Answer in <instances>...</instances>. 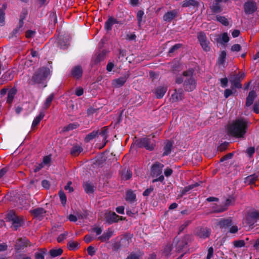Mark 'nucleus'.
<instances>
[{
	"label": "nucleus",
	"mask_w": 259,
	"mask_h": 259,
	"mask_svg": "<svg viewBox=\"0 0 259 259\" xmlns=\"http://www.w3.org/2000/svg\"><path fill=\"white\" fill-rule=\"evenodd\" d=\"M62 252L63 250L61 248L53 249L50 251V255L53 257L60 255Z\"/></svg>",
	"instance_id": "nucleus-34"
},
{
	"label": "nucleus",
	"mask_w": 259,
	"mask_h": 259,
	"mask_svg": "<svg viewBox=\"0 0 259 259\" xmlns=\"http://www.w3.org/2000/svg\"><path fill=\"white\" fill-rule=\"evenodd\" d=\"M54 97V95L53 94H51L46 99L45 104H44V108L47 109L51 105V103Z\"/></svg>",
	"instance_id": "nucleus-40"
},
{
	"label": "nucleus",
	"mask_w": 259,
	"mask_h": 259,
	"mask_svg": "<svg viewBox=\"0 0 259 259\" xmlns=\"http://www.w3.org/2000/svg\"><path fill=\"white\" fill-rule=\"evenodd\" d=\"M259 219V212L252 210L249 212L243 220V224L245 227L248 229L251 228L254 224Z\"/></svg>",
	"instance_id": "nucleus-4"
},
{
	"label": "nucleus",
	"mask_w": 259,
	"mask_h": 259,
	"mask_svg": "<svg viewBox=\"0 0 259 259\" xmlns=\"http://www.w3.org/2000/svg\"><path fill=\"white\" fill-rule=\"evenodd\" d=\"M25 242L23 241L22 239H19L17 242L16 245V248L17 249H19L21 246H25Z\"/></svg>",
	"instance_id": "nucleus-53"
},
{
	"label": "nucleus",
	"mask_w": 259,
	"mask_h": 259,
	"mask_svg": "<svg viewBox=\"0 0 259 259\" xmlns=\"http://www.w3.org/2000/svg\"><path fill=\"white\" fill-rule=\"evenodd\" d=\"M84 189L88 193H92L94 190V186L90 182H86L83 185Z\"/></svg>",
	"instance_id": "nucleus-31"
},
{
	"label": "nucleus",
	"mask_w": 259,
	"mask_h": 259,
	"mask_svg": "<svg viewBox=\"0 0 259 259\" xmlns=\"http://www.w3.org/2000/svg\"><path fill=\"white\" fill-rule=\"evenodd\" d=\"M232 225V221L231 219H223L219 221L218 225L221 228H226L227 227L230 226Z\"/></svg>",
	"instance_id": "nucleus-24"
},
{
	"label": "nucleus",
	"mask_w": 259,
	"mask_h": 259,
	"mask_svg": "<svg viewBox=\"0 0 259 259\" xmlns=\"http://www.w3.org/2000/svg\"><path fill=\"white\" fill-rule=\"evenodd\" d=\"M222 2V0H214L212 5L210 6V8L212 12L219 13L223 11L222 6L221 5Z\"/></svg>",
	"instance_id": "nucleus-10"
},
{
	"label": "nucleus",
	"mask_w": 259,
	"mask_h": 259,
	"mask_svg": "<svg viewBox=\"0 0 259 259\" xmlns=\"http://www.w3.org/2000/svg\"><path fill=\"white\" fill-rule=\"evenodd\" d=\"M141 254L140 252H132L126 257V259H140Z\"/></svg>",
	"instance_id": "nucleus-42"
},
{
	"label": "nucleus",
	"mask_w": 259,
	"mask_h": 259,
	"mask_svg": "<svg viewBox=\"0 0 259 259\" xmlns=\"http://www.w3.org/2000/svg\"><path fill=\"white\" fill-rule=\"evenodd\" d=\"M193 70L191 69L183 72V75L181 77H177L176 82L180 84L183 82L184 87L186 91L191 92L194 90L196 86V82L193 77Z\"/></svg>",
	"instance_id": "nucleus-2"
},
{
	"label": "nucleus",
	"mask_w": 259,
	"mask_h": 259,
	"mask_svg": "<svg viewBox=\"0 0 259 259\" xmlns=\"http://www.w3.org/2000/svg\"><path fill=\"white\" fill-rule=\"evenodd\" d=\"M50 74V70L47 68L39 69L33 76L32 79L35 82L41 83L47 78Z\"/></svg>",
	"instance_id": "nucleus-7"
},
{
	"label": "nucleus",
	"mask_w": 259,
	"mask_h": 259,
	"mask_svg": "<svg viewBox=\"0 0 259 259\" xmlns=\"http://www.w3.org/2000/svg\"><path fill=\"white\" fill-rule=\"evenodd\" d=\"M167 91V88L164 86L157 87L155 91V96L157 98H161L163 97Z\"/></svg>",
	"instance_id": "nucleus-15"
},
{
	"label": "nucleus",
	"mask_w": 259,
	"mask_h": 259,
	"mask_svg": "<svg viewBox=\"0 0 259 259\" xmlns=\"http://www.w3.org/2000/svg\"><path fill=\"white\" fill-rule=\"evenodd\" d=\"M213 253V249L212 247H210L208 249V253L207 255V259H210Z\"/></svg>",
	"instance_id": "nucleus-59"
},
{
	"label": "nucleus",
	"mask_w": 259,
	"mask_h": 259,
	"mask_svg": "<svg viewBox=\"0 0 259 259\" xmlns=\"http://www.w3.org/2000/svg\"><path fill=\"white\" fill-rule=\"evenodd\" d=\"M47 252V250L45 249L42 250L37 252L35 253V258L36 259H44V254Z\"/></svg>",
	"instance_id": "nucleus-43"
},
{
	"label": "nucleus",
	"mask_w": 259,
	"mask_h": 259,
	"mask_svg": "<svg viewBox=\"0 0 259 259\" xmlns=\"http://www.w3.org/2000/svg\"><path fill=\"white\" fill-rule=\"evenodd\" d=\"M31 213L36 218H41L46 213V211L42 208H37L31 210Z\"/></svg>",
	"instance_id": "nucleus-21"
},
{
	"label": "nucleus",
	"mask_w": 259,
	"mask_h": 259,
	"mask_svg": "<svg viewBox=\"0 0 259 259\" xmlns=\"http://www.w3.org/2000/svg\"><path fill=\"white\" fill-rule=\"evenodd\" d=\"M51 160V157L50 156H46L44 157L42 164L43 165L48 164L50 162Z\"/></svg>",
	"instance_id": "nucleus-56"
},
{
	"label": "nucleus",
	"mask_w": 259,
	"mask_h": 259,
	"mask_svg": "<svg viewBox=\"0 0 259 259\" xmlns=\"http://www.w3.org/2000/svg\"><path fill=\"white\" fill-rule=\"evenodd\" d=\"M117 23V20L113 18H110L105 23V28L107 30H110L112 26Z\"/></svg>",
	"instance_id": "nucleus-29"
},
{
	"label": "nucleus",
	"mask_w": 259,
	"mask_h": 259,
	"mask_svg": "<svg viewBox=\"0 0 259 259\" xmlns=\"http://www.w3.org/2000/svg\"><path fill=\"white\" fill-rule=\"evenodd\" d=\"M234 202V200L233 198H231L227 199L226 200L224 206H221L217 209H214V211L215 212H223V211H225V210H226L227 207L228 206L231 205Z\"/></svg>",
	"instance_id": "nucleus-16"
},
{
	"label": "nucleus",
	"mask_w": 259,
	"mask_h": 259,
	"mask_svg": "<svg viewBox=\"0 0 259 259\" xmlns=\"http://www.w3.org/2000/svg\"><path fill=\"white\" fill-rule=\"evenodd\" d=\"M94 239V237L91 235H87L84 237V240L86 243H89Z\"/></svg>",
	"instance_id": "nucleus-54"
},
{
	"label": "nucleus",
	"mask_w": 259,
	"mask_h": 259,
	"mask_svg": "<svg viewBox=\"0 0 259 259\" xmlns=\"http://www.w3.org/2000/svg\"><path fill=\"white\" fill-rule=\"evenodd\" d=\"M172 147V144L170 141H168L166 144L165 145L163 148V155H167L169 154L171 151V149Z\"/></svg>",
	"instance_id": "nucleus-32"
},
{
	"label": "nucleus",
	"mask_w": 259,
	"mask_h": 259,
	"mask_svg": "<svg viewBox=\"0 0 259 259\" xmlns=\"http://www.w3.org/2000/svg\"><path fill=\"white\" fill-rule=\"evenodd\" d=\"M233 244L235 247H242L245 245V242L243 240H236L234 241Z\"/></svg>",
	"instance_id": "nucleus-47"
},
{
	"label": "nucleus",
	"mask_w": 259,
	"mask_h": 259,
	"mask_svg": "<svg viewBox=\"0 0 259 259\" xmlns=\"http://www.w3.org/2000/svg\"><path fill=\"white\" fill-rule=\"evenodd\" d=\"M126 200L131 203L135 202L136 200L135 194L131 190L127 191L126 195Z\"/></svg>",
	"instance_id": "nucleus-26"
},
{
	"label": "nucleus",
	"mask_w": 259,
	"mask_h": 259,
	"mask_svg": "<svg viewBox=\"0 0 259 259\" xmlns=\"http://www.w3.org/2000/svg\"><path fill=\"white\" fill-rule=\"evenodd\" d=\"M226 56L227 54L225 51H222L221 52L218 59V63L219 65L224 66Z\"/></svg>",
	"instance_id": "nucleus-25"
},
{
	"label": "nucleus",
	"mask_w": 259,
	"mask_h": 259,
	"mask_svg": "<svg viewBox=\"0 0 259 259\" xmlns=\"http://www.w3.org/2000/svg\"><path fill=\"white\" fill-rule=\"evenodd\" d=\"M155 141L152 138H143L138 140L136 144L139 147H144L147 150L151 151L154 149L155 146Z\"/></svg>",
	"instance_id": "nucleus-6"
},
{
	"label": "nucleus",
	"mask_w": 259,
	"mask_h": 259,
	"mask_svg": "<svg viewBox=\"0 0 259 259\" xmlns=\"http://www.w3.org/2000/svg\"><path fill=\"white\" fill-rule=\"evenodd\" d=\"M59 196L61 200V203L64 205L66 203V196L64 193L62 191L59 192Z\"/></svg>",
	"instance_id": "nucleus-45"
},
{
	"label": "nucleus",
	"mask_w": 259,
	"mask_h": 259,
	"mask_svg": "<svg viewBox=\"0 0 259 259\" xmlns=\"http://www.w3.org/2000/svg\"><path fill=\"white\" fill-rule=\"evenodd\" d=\"M21 219L18 217L12 222V227L15 230H17V228L21 226Z\"/></svg>",
	"instance_id": "nucleus-36"
},
{
	"label": "nucleus",
	"mask_w": 259,
	"mask_h": 259,
	"mask_svg": "<svg viewBox=\"0 0 259 259\" xmlns=\"http://www.w3.org/2000/svg\"><path fill=\"white\" fill-rule=\"evenodd\" d=\"M238 230V228L237 226H233L230 228L229 232L231 233H235L237 232Z\"/></svg>",
	"instance_id": "nucleus-64"
},
{
	"label": "nucleus",
	"mask_w": 259,
	"mask_h": 259,
	"mask_svg": "<svg viewBox=\"0 0 259 259\" xmlns=\"http://www.w3.org/2000/svg\"><path fill=\"white\" fill-rule=\"evenodd\" d=\"M182 7H196L199 6V2L195 0H185L182 3Z\"/></svg>",
	"instance_id": "nucleus-18"
},
{
	"label": "nucleus",
	"mask_w": 259,
	"mask_h": 259,
	"mask_svg": "<svg viewBox=\"0 0 259 259\" xmlns=\"http://www.w3.org/2000/svg\"><path fill=\"white\" fill-rule=\"evenodd\" d=\"M144 15V12L142 11H139L137 13V20L138 22V25L139 26H141V24L142 21L143 16Z\"/></svg>",
	"instance_id": "nucleus-48"
},
{
	"label": "nucleus",
	"mask_w": 259,
	"mask_h": 259,
	"mask_svg": "<svg viewBox=\"0 0 259 259\" xmlns=\"http://www.w3.org/2000/svg\"><path fill=\"white\" fill-rule=\"evenodd\" d=\"M16 93V91L15 89H12L9 92L7 97V102L9 104H11L12 102Z\"/></svg>",
	"instance_id": "nucleus-35"
},
{
	"label": "nucleus",
	"mask_w": 259,
	"mask_h": 259,
	"mask_svg": "<svg viewBox=\"0 0 259 259\" xmlns=\"http://www.w3.org/2000/svg\"><path fill=\"white\" fill-rule=\"evenodd\" d=\"M112 235L113 232L110 230H108L106 233L99 236L98 239L101 242H106L108 241Z\"/></svg>",
	"instance_id": "nucleus-20"
},
{
	"label": "nucleus",
	"mask_w": 259,
	"mask_h": 259,
	"mask_svg": "<svg viewBox=\"0 0 259 259\" xmlns=\"http://www.w3.org/2000/svg\"><path fill=\"white\" fill-rule=\"evenodd\" d=\"M250 124L247 119L239 118L233 121L228 126V132L232 136L236 138H243Z\"/></svg>",
	"instance_id": "nucleus-1"
},
{
	"label": "nucleus",
	"mask_w": 259,
	"mask_h": 259,
	"mask_svg": "<svg viewBox=\"0 0 259 259\" xmlns=\"http://www.w3.org/2000/svg\"><path fill=\"white\" fill-rule=\"evenodd\" d=\"M187 242L186 240V238H184L182 239H180L178 238H176L174 240L172 246V248L170 246H167L164 248V252L166 255H168L170 253V251L175 248V250L177 252H181L183 251V249L186 248Z\"/></svg>",
	"instance_id": "nucleus-3"
},
{
	"label": "nucleus",
	"mask_w": 259,
	"mask_h": 259,
	"mask_svg": "<svg viewBox=\"0 0 259 259\" xmlns=\"http://www.w3.org/2000/svg\"><path fill=\"white\" fill-rule=\"evenodd\" d=\"M67 235L68 233L67 232H65L64 233L60 234L57 238V241L58 242H62L65 239H66Z\"/></svg>",
	"instance_id": "nucleus-49"
},
{
	"label": "nucleus",
	"mask_w": 259,
	"mask_h": 259,
	"mask_svg": "<svg viewBox=\"0 0 259 259\" xmlns=\"http://www.w3.org/2000/svg\"><path fill=\"white\" fill-rule=\"evenodd\" d=\"M183 94L182 93H177L176 91L174 93L171 97V100L172 102H176L180 100L183 98Z\"/></svg>",
	"instance_id": "nucleus-33"
},
{
	"label": "nucleus",
	"mask_w": 259,
	"mask_h": 259,
	"mask_svg": "<svg viewBox=\"0 0 259 259\" xmlns=\"http://www.w3.org/2000/svg\"><path fill=\"white\" fill-rule=\"evenodd\" d=\"M118 218L119 216L114 212H106L105 214V219L109 224L117 222Z\"/></svg>",
	"instance_id": "nucleus-11"
},
{
	"label": "nucleus",
	"mask_w": 259,
	"mask_h": 259,
	"mask_svg": "<svg viewBox=\"0 0 259 259\" xmlns=\"http://www.w3.org/2000/svg\"><path fill=\"white\" fill-rule=\"evenodd\" d=\"M78 125L75 123H71L63 128V131H68L76 128Z\"/></svg>",
	"instance_id": "nucleus-46"
},
{
	"label": "nucleus",
	"mask_w": 259,
	"mask_h": 259,
	"mask_svg": "<svg viewBox=\"0 0 259 259\" xmlns=\"http://www.w3.org/2000/svg\"><path fill=\"white\" fill-rule=\"evenodd\" d=\"M153 191V188L152 187H150L149 188L145 190L143 193V195L144 196H149L150 193Z\"/></svg>",
	"instance_id": "nucleus-58"
},
{
	"label": "nucleus",
	"mask_w": 259,
	"mask_h": 259,
	"mask_svg": "<svg viewBox=\"0 0 259 259\" xmlns=\"http://www.w3.org/2000/svg\"><path fill=\"white\" fill-rule=\"evenodd\" d=\"M72 75L76 78H79L80 77L82 74V69L80 66H75L71 71Z\"/></svg>",
	"instance_id": "nucleus-17"
},
{
	"label": "nucleus",
	"mask_w": 259,
	"mask_h": 259,
	"mask_svg": "<svg viewBox=\"0 0 259 259\" xmlns=\"http://www.w3.org/2000/svg\"><path fill=\"white\" fill-rule=\"evenodd\" d=\"M256 97V94L255 92L254 91H250L249 93L248 96L247 97L246 101V105L247 106H250L254 99V98Z\"/></svg>",
	"instance_id": "nucleus-22"
},
{
	"label": "nucleus",
	"mask_w": 259,
	"mask_h": 259,
	"mask_svg": "<svg viewBox=\"0 0 259 259\" xmlns=\"http://www.w3.org/2000/svg\"><path fill=\"white\" fill-rule=\"evenodd\" d=\"M241 49V46L238 44H235L232 46L231 51L232 52H239Z\"/></svg>",
	"instance_id": "nucleus-55"
},
{
	"label": "nucleus",
	"mask_w": 259,
	"mask_h": 259,
	"mask_svg": "<svg viewBox=\"0 0 259 259\" xmlns=\"http://www.w3.org/2000/svg\"><path fill=\"white\" fill-rule=\"evenodd\" d=\"M7 6L6 5H4L3 6V8L2 9H0V22L1 25H3L4 24V20H5V13L4 10L6 9Z\"/></svg>",
	"instance_id": "nucleus-41"
},
{
	"label": "nucleus",
	"mask_w": 259,
	"mask_h": 259,
	"mask_svg": "<svg viewBox=\"0 0 259 259\" xmlns=\"http://www.w3.org/2000/svg\"><path fill=\"white\" fill-rule=\"evenodd\" d=\"M82 151V148L79 145L74 146L71 151V154L73 156L78 155Z\"/></svg>",
	"instance_id": "nucleus-30"
},
{
	"label": "nucleus",
	"mask_w": 259,
	"mask_h": 259,
	"mask_svg": "<svg viewBox=\"0 0 259 259\" xmlns=\"http://www.w3.org/2000/svg\"><path fill=\"white\" fill-rule=\"evenodd\" d=\"M42 186L46 189H49L50 187V184L47 180H43L41 182Z\"/></svg>",
	"instance_id": "nucleus-63"
},
{
	"label": "nucleus",
	"mask_w": 259,
	"mask_h": 259,
	"mask_svg": "<svg viewBox=\"0 0 259 259\" xmlns=\"http://www.w3.org/2000/svg\"><path fill=\"white\" fill-rule=\"evenodd\" d=\"M220 81L222 87L225 88L227 86L228 83V79L226 77L221 79Z\"/></svg>",
	"instance_id": "nucleus-62"
},
{
	"label": "nucleus",
	"mask_w": 259,
	"mask_h": 259,
	"mask_svg": "<svg viewBox=\"0 0 259 259\" xmlns=\"http://www.w3.org/2000/svg\"><path fill=\"white\" fill-rule=\"evenodd\" d=\"M244 11L246 14H250L254 12L257 9L255 3L248 1L245 3L244 6Z\"/></svg>",
	"instance_id": "nucleus-9"
},
{
	"label": "nucleus",
	"mask_w": 259,
	"mask_h": 259,
	"mask_svg": "<svg viewBox=\"0 0 259 259\" xmlns=\"http://www.w3.org/2000/svg\"><path fill=\"white\" fill-rule=\"evenodd\" d=\"M35 32L32 30H28L26 32V37L27 38H30L34 36Z\"/></svg>",
	"instance_id": "nucleus-60"
},
{
	"label": "nucleus",
	"mask_w": 259,
	"mask_h": 259,
	"mask_svg": "<svg viewBox=\"0 0 259 259\" xmlns=\"http://www.w3.org/2000/svg\"><path fill=\"white\" fill-rule=\"evenodd\" d=\"M178 14V12L176 10L167 12L163 16V20L166 22H170L175 18Z\"/></svg>",
	"instance_id": "nucleus-14"
},
{
	"label": "nucleus",
	"mask_w": 259,
	"mask_h": 259,
	"mask_svg": "<svg viewBox=\"0 0 259 259\" xmlns=\"http://www.w3.org/2000/svg\"><path fill=\"white\" fill-rule=\"evenodd\" d=\"M182 46V45L180 44H176L174 45L172 47H171L169 50L168 53L169 54L175 52V51L177 50L178 49H180Z\"/></svg>",
	"instance_id": "nucleus-50"
},
{
	"label": "nucleus",
	"mask_w": 259,
	"mask_h": 259,
	"mask_svg": "<svg viewBox=\"0 0 259 259\" xmlns=\"http://www.w3.org/2000/svg\"><path fill=\"white\" fill-rule=\"evenodd\" d=\"M128 77L127 75L115 79L112 81V85L115 88L121 87L125 83Z\"/></svg>",
	"instance_id": "nucleus-12"
},
{
	"label": "nucleus",
	"mask_w": 259,
	"mask_h": 259,
	"mask_svg": "<svg viewBox=\"0 0 259 259\" xmlns=\"http://www.w3.org/2000/svg\"><path fill=\"white\" fill-rule=\"evenodd\" d=\"M216 19L218 21L225 26H228L229 25V22L227 19L224 16H217Z\"/></svg>",
	"instance_id": "nucleus-37"
},
{
	"label": "nucleus",
	"mask_w": 259,
	"mask_h": 259,
	"mask_svg": "<svg viewBox=\"0 0 259 259\" xmlns=\"http://www.w3.org/2000/svg\"><path fill=\"white\" fill-rule=\"evenodd\" d=\"M229 41V37L227 33L225 32L222 35L218 36L217 38V41L222 44L225 45Z\"/></svg>",
	"instance_id": "nucleus-19"
},
{
	"label": "nucleus",
	"mask_w": 259,
	"mask_h": 259,
	"mask_svg": "<svg viewBox=\"0 0 259 259\" xmlns=\"http://www.w3.org/2000/svg\"><path fill=\"white\" fill-rule=\"evenodd\" d=\"M199 41L205 51H209L210 50V48L209 46V42L207 39L206 36L204 32H199L197 36Z\"/></svg>",
	"instance_id": "nucleus-8"
},
{
	"label": "nucleus",
	"mask_w": 259,
	"mask_h": 259,
	"mask_svg": "<svg viewBox=\"0 0 259 259\" xmlns=\"http://www.w3.org/2000/svg\"><path fill=\"white\" fill-rule=\"evenodd\" d=\"M83 93V90L82 88L79 87L75 90V95L77 96H81Z\"/></svg>",
	"instance_id": "nucleus-57"
},
{
	"label": "nucleus",
	"mask_w": 259,
	"mask_h": 259,
	"mask_svg": "<svg viewBox=\"0 0 259 259\" xmlns=\"http://www.w3.org/2000/svg\"><path fill=\"white\" fill-rule=\"evenodd\" d=\"M164 175L166 177L170 176L172 173V170L171 168H167L164 170Z\"/></svg>",
	"instance_id": "nucleus-61"
},
{
	"label": "nucleus",
	"mask_w": 259,
	"mask_h": 259,
	"mask_svg": "<svg viewBox=\"0 0 259 259\" xmlns=\"http://www.w3.org/2000/svg\"><path fill=\"white\" fill-rule=\"evenodd\" d=\"M45 116L44 112H40L38 116H37L33 120L32 123V127L34 128L37 126L40 121L43 119Z\"/></svg>",
	"instance_id": "nucleus-23"
},
{
	"label": "nucleus",
	"mask_w": 259,
	"mask_h": 259,
	"mask_svg": "<svg viewBox=\"0 0 259 259\" xmlns=\"http://www.w3.org/2000/svg\"><path fill=\"white\" fill-rule=\"evenodd\" d=\"M232 84L236 88H241L242 85L240 83V80L238 77V76H234L231 80Z\"/></svg>",
	"instance_id": "nucleus-27"
},
{
	"label": "nucleus",
	"mask_w": 259,
	"mask_h": 259,
	"mask_svg": "<svg viewBox=\"0 0 259 259\" xmlns=\"http://www.w3.org/2000/svg\"><path fill=\"white\" fill-rule=\"evenodd\" d=\"M97 135H98V131H94L86 136V137L85 138V141L86 142H89V141L93 140L95 138H96Z\"/></svg>",
	"instance_id": "nucleus-39"
},
{
	"label": "nucleus",
	"mask_w": 259,
	"mask_h": 259,
	"mask_svg": "<svg viewBox=\"0 0 259 259\" xmlns=\"http://www.w3.org/2000/svg\"><path fill=\"white\" fill-rule=\"evenodd\" d=\"M103 230V227H95L93 228V231L96 233L97 235H99L101 234Z\"/></svg>",
	"instance_id": "nucleus-52"
},
{
	"label": "nucleus",
	"mask_w": 259,
	"mask_h": 259,
	"mask_svg": "<svg viewBox=\"0 0 259 259\" xmlns=\"http://www.w3.org/2000/svg\"><path fill=\"white\" fill-rule=\"evenodd\" d=\"M87 251L89 255L93 256L95 254L96 250L92 246H90L87 248Z\"/></svg>",
	"instance_id": "nucleus-51"
},
{
	"label": "nucleus",
	"mask_w": 259,
	"mask_h": 259,
	"mask_svg": "<svg viewBox=\"0 0 259 259\" xmlns=\"http://www.w3.org/2000/svg\"><path fill=\"white\" fill-rule=\"evenodd\" d=\"M210 234V229L206 228H200L197 231V236L203 239L208 237Z\"/></svg>",
	"instance_id": "nucleus-13"
},
{
	"label": "nucleus",
	"mask_w": 259,
	"mask_h": 259,
	"mask_svg": "<svg viewBox=\"0 0 259 259\" xmlns=\"http://www.w3.org/2000/svg\"><path fill=\"white\" fill-rule=\"evenodd\" d=\"M132 176V172L130 170H127L126 171L122 174V179L125 180L130 179Z\"/></svg>",
	"instance_id": "nucleus-44"
},
{
	"label": "nucleus",
	"mask_w": 259,
	"mask_h": 259,
	"mask_svg": "<svg viewBox=\"0 0 259 259\" xmlns=\"http://www.w3.org/2000/svg\"><path fill=\"white\" fill-rule=\"evenodd\" d=\"M17 217H18L15 214V212L13 210H11L7 214V217H6V219L8 221L12 222Z\"/></svg>",
	"instance_id": "nucleus-38"
},
{
	"label": "nucleus",
	"mask_w": 259,
	"mask_h": 259,
	"mask_svg": "<svg viewBox=\"0 0 259 259\" xmlns=\"http://www.w3.org/2000/svg\"><path fill=\"white\" fill-rule=\"evenodd\" d=\"M79 247V243L72 241H69L67 243V247L70 250H74Z\"/></svg>",
	"instance_id": "nucleus-28"
},
{
	"label": "nucleus",
	"mask_w": 259,
	"mask_h": 259,
	"mask_svg": "<svg viewBox=\"0 0 259 259\" xmlns=\"http://www.w3.org/2000/svg\"><path fill=\"white\" fill-rule=\"evenodd\" d=\"M164 167L163 164L159 163H155L151 167V175L153 177H157L158 178L155 179L152 181L153 183L156 182H163L164 180V176L162 175V169Z\"/></svg>",
	"instance_id": "nucleus-5"
}]
</instances>
